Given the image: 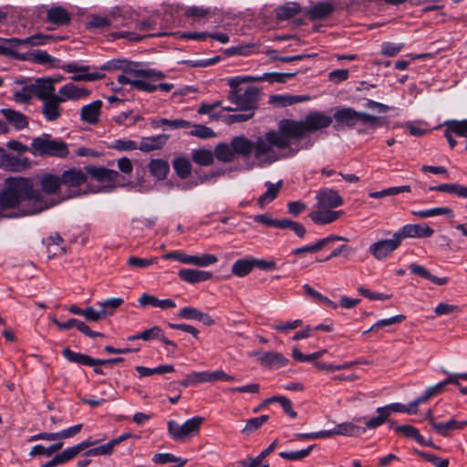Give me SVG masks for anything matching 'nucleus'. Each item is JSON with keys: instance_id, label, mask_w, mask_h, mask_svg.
<instances>
[{"instance_id": "nucleus-34", "label": "nucleus", "mask_w": 467, "mask_h": 467, "mask_svg": "<svg viewBox=\"0 0 467 467\" xmlns=\"http://www.w3.org/2000/svg\"><path fill=\"white\" fill-rule=\"evenodd\" d=\"M138 302L141 306H150L161 309L173 308L176 306V304L172 299H159L158 297L149 294H142Z\"/></svg>"}, {"instance_id": "nucleus-5", "label": "nucleus", "mask_w": 467, "mask_h": 467, "mask_svg": "<svg viewBox=\"0 0 467 467\" xmlns=\"http://www.w3.org/2000/svg\"><path fill=\"white\" fill-rule=\"evenodd\" d=\"M291 135L284 130L283 119L278 123V130H270L263 137H258L254 142V158L260 160L261 158L268 155L274 150L278 148L280 150L288 149L291 146Z\"/></svg>"}, {"instance_id": "nucleus-61", "label": "nucleus", "mask_w": 467, "mask_h": 467, "mask_svg": "<svg viewBox=\"0 0 467 467\" xmlns=\"http://www.w3.org/2000/svg\"><path fill=\"white\" fill-rule=\"evenodd\" d=\"M303 289L307 296H311L317 302L323 303L333 308L337 307V306L330 299L313 289L309 285H304Z\"/></svg>"}, {"instance_id": "nucleus-37", "label": "nucleus", "mask_w": 467, "mask_h": 467, "mask_svg": "<svg viewBox=\"0 0 467 467\" xmlns=\"http://www.w3.org/2000/svg\"><path fill=\"white\" fill-rule=\"evenodd\" d=\"M209 382V371H195L188 374L185 379L178 381V384L187 388L190 386H196L201 383ZM177 382H171L170 387L176 385Z\"/></svg>"}, {"instance_id": "nucleus-49", "label": "nucleus", "mask_w": 467, "mask_h": 467, "mask_svg": "<svg viewBox=\"0 0 467 467\" xmlns=\"http://www.w3.org/2000/svg\"><path fill=\"white\" fill-rule=\"evenodd\" d=\"M442 126L452 135L459 137H467V119L462 120L450 119L446 120Z\"/></svg>"}, {"instance_id": "nucleus-51", "label": "nucleus", "mask_w": 467, "mask_h": 467, "mask_svg": "<svg viewBox=\"0 0 467 467\" xmlns=\"http://www.w3.org/2000/svg\"><path fill=\"white\" fill-rule=\"evenodd\" d=\"M136 371L139 373L140 377H149L154 374H165L174 371V367L172 365L165 364L160 365L156 368H150L143 366H137L135 368Z\"/></svg>"}, {"instance_id": "nucleus-8", "label": "nucleus", "mask_w": 467, "mask_h": 467, "mask_svg": "<svg viewBox=\"0 0 467 467\" xmlns=\"http://www.w3.org/2000/svg\"><path fill=\"white\" fill-rule=\"evenodd\" d=\"M337 124L353 128L358 123L371 126L381 125L380 119L377 116H373L365 112H358L353 108H343L337 110L332 117Z\"/></svg>"}, {"instance_id": "nucleus-10", "label": "nucleus", "mask_w": 467, "mask_h": 467, "mask_svg": "<svg viewBox=\"0 0 467 467\" xmlns=\"http://www.w3.org/2000/svg\"><path fill=\"white\" fill-rule=\"evenodd\" d=\"M62 355L67 361L84 366L114 365L124 361L123 358H112L107 359L94 358L88 355L75 352L69 348H63Z\"/></svg>"}, {"instance_id": "nucleus-41", "label": "nucleus", "mask_w": 467, "mask_h": 467, "mask_svg": "<svg viewBox=\"0 0 467 467\" xmlns=\"http://www.w3.org/2000/svg\"><path fill=\"white\" fill-rule=\"evenodd\" d=\"M265 186L267 188L266 192H264L258 198V201H257L260 207H264L265 204L270 203L277 197L279 191L281 189V186H282V181H279L277 183H272L270 182H266Z\"/></svg>"}, {"instance_id": "nucleus-63", "label": "nucleus", "mask_w": 467, "mask_h": 467, "mask_svg": "<svg viewBox=\"0 0 467 467\" xmlns=\"http://www.w3.org/2000/svg\"><path fill=\"white\" fill-rule=\"evenodd\" d=\"M218 262V257L214 254H204L200 256L192 255V265L206 267Z\"/></svg>"}, {"instance_id": "nucleus-38", "label": "nucleus", "mask_w": 467, "mask_h": 467, "mask_svg": "<svg viewBox=\"0 0 467 467\" xmlns=\"http://www.w3.org/2000/svg\"><path fill=\"white\" fill-rule=\"evenodd\" d=\"M410 271L424 279L431 281L437 285H443L448 283V277H438L431 274L423 265L418 264H411Z\"/></svg>"}, {"instance_id": "nucleus-39", "label": "nucleus", "mask_w": 467, "mask_h": 467, "mask_svg": "<svg viewBox=\"0 0 467 467\" xmlns=\"http://www.w3.org/2000/svg\"><path fill=\"white\" fill-rule=\"evenodd\" d=\"M172 167L180 179H187L192 173V163L187 157L180 156L174 158Z\"/></svg>"}, {"instance_id": "nucleus-2", "label": "nucleus", "mask_w": 467, "mask_h": 467, "mask_svg": "<svg viewBox=\"0 0 467 467\" xmlns=\"http://www.w3.org/2000/svg\"><path fill=\"white\" fill-rule=\"evenodd\" d=\"M226 82L230 87L227 99L234 103L238 110L254 113L258 108L260 89L254 86H249L244 89L242 88V84L254 82L252 76H236L227 78Z\"/></svg>"}, {"instance_id": "nucleus-29", "label": "nucleus", "mask_w": 467, "mask_h": 467, "mask_svg": "<svg viewBox=\"0 0 467 467\" xmlns=\"http://www.w3.org/2000/svg\"><path fill=\"white\" fill-rule=\"evenodd\" d=\"M47 21L56 26H67L71 21V14L63 6H53L47 12Z\"/></svg>"}, {"instance_id": "nucleus-22", "label": "nucleus", "mask_w": 467, "mask_h": 467, "mask_svg": "<svg viewBox=\"0 0 467 467\" xmlns=\"http://www.w3.org/2000/svg\"><path fill=\"white\" fill-rule=\"evenodd\" d=\"M102 105V101L97 99L83 106L80 110V120L89 125L98 124L99 121Z\"/></svg>"}, {"instance_id": "nucleus-54", "label": "nucleus", "mask_w": 467, "mask_h": 467, "mask_svg": "<svg viewBox=\"0 0 467 467\" xmlns=\"http://www.w3.org/2000/svg\"><path fill=\"white\" fill-rule=\"evenodd\" d=\"M152 462L155 464H166L170 462H175L178 463L176 466L183 467L187 463L186 459H182L180 457H176L171 453H156L152 457Z\"/></svg>"}, {"instance_id": "nucleus-31", "label": "nucleus", "mask_w": 467, "mask_h": 467, "mask_svg": "<svg viewBox=\"0 0 467 467\" xmlns=\"http://www.w3.org/2000/svg\"><path fill=\"white\" fill-rule=\"evenodd\" d=\"M40 191L43 195L45 194H55L60 189L62 185L61 177L56 174L46 173L40 178Z\"/></svg>"}, {"instance_id": "nucleus-26", "label": "nucleus", "mask_w": 467, "mask_h": 467, "mask_svg": "<svg viewBox=\"0 0 467 467\" xmlns=\"http://www.w3.org/2000/svg\"><path fill=\"white\" fill-rule=\"evenodd\" d=\"M179 277L189 284H196L212 279L213 273L199 269L182 268L178 273Z\"/></svg>"}, {"instance_id": "nucleus-56", "label": "nucleus", "mask_w": 467, "mask_h": 467, "mask_svg": "<svg viewBox=\"0 0 467 467\" xmlns=\"http://www.w3.org/2000/svg\"><path fill=\"white\" fill-rule=\"evenodd\" d=\"M190 127H192V129L189 131V135L197 137L199 139H212L216 137V133L213 131V129L210 127H207L205 125L202 124H194Z\"/></svg>"}, {"instance_id": "nucleus-40", "label": "nucleus", "mask_w": 467, "mask_h": 467, "mask_svg": "<svg viewBox=\"0 0 467 467\" xmlns=\"http://www.w3.org/2000/svg\"><path fill=\"white\" fill-rule=\"evenodd\" d=\"M121 297H113L98 303L99 315L104 316V319L112 316L115 311L123 304Z\"/></svg>"}, {"instance_id": "nucleus-1", "label": "nucleus", "mask_w": 467, "mask_h": 467, "mask_svg": "<svg viewBox=\"0 0 467 467\" xmlns=\"http://www.w3.org/2000/svg\"><path fill=\"white\" fill-rule=\"evenodd\" d=\"M56 203L34 187L33 180L8 177L0 191V218L15 219L37 214Z\"/></svg>"}, {"instance_id": "nucleus-33", "label": "nucleus", "mask_w": 467, "mask_h": 467, "mask_svg": "<svg viewBox=\"0 0 467 467\" xmlns=\"http://www.w3.org/2000/svg\"><path fill=\"white\" fill-rule=\"evenodd\" d=\"M47 246V253L52 256H59L66 254V248L63 245L64 239L58 233H53L43 240Z\"/></svg>"}, {"instance_id": "nucleus-43", "label": "nucleus", "mask_w": 467, "mask_h": 467, "mask_svg": "<svg viewBox=\"0 0 467 467\" xmlns=\"http://www.w3.org/2000/svg\"><path fill=\"white\" fill-rule=\"evenodd\" d=\"M182 319H189L195 321H213V318L206 313L201 312L195 307L185 306L182 308L177 316Z\"/></svg>"}, {"instance_id": "nucleus-3", "label": "nucleus", "mask_w": 467, "mask_h": 467, "mask_svg": "<svg viewBox=\"0 0 467 467\" xmlns=\"http://www.w3.org/2000/svg\"><path fill=\"white\" fill-rule=\"evenodd\" d=\"M284 130L291 135L293 140H300L307 133H315L328 128L333 118L324 111L314 110L306 115L301 120L284 119Z\"/></svg>"}, {"instance_id": "nucleus-58", "label": "nucleus", "mask_w": 467, "mask_h": 467, "mask_svg": "<svg viewBox=\"0 0 467 467\" xmlns=\"http://www.w3.org/2000/svg\"><path fill=\"white\" fill-rule=\"evenodd\" d=\"M267 402H278L283 408L284 411L291 418L295 419L297 416V413L293 409L292 402L289 399L284 396H273L268 398Z\"/></svg>"}, {"instance_id": "nucleus-53", "label": "nucleus", "mask_w": 467, "mask_h": 467, "mask_svg": "<svg viewBox=\"0 0 467 467\" xmlns=\"http://www.w3.org/2000/svg\"><path fill=\"white\" fill-rule=\"evenodd\" d=\"M366 428L355 425L352 422H343L337 425V435L358 436L364 433Z\"/></svg>"}, {"instance_id": "nucleus-48", "label": "nucleus", "mask_w": 467, "mask_h": 467, "mask_svg": "<svg viewBox=\"0 0 467 467\" xmlns=\"http://www.w3.org/2000/svg\"><path fill=\"white\" fill-rule=\"evenodd\" d=\"M3 161L4 165L12 171H20L30 166V161L27 158L20 159L13 155L5 156Z\"/></svg>"}, {"instance_id": "nucleus-13", "label": "nucleus", "mask_w": 467, "mask_h": 467, "mask_svg": "<svg viewBox=\"0 0 467 467\" xmlns=\"http://www.w3.org/2000/svg\"><path fill=\"white\" fill-rule=\"evenodd\" d=\"M427 419L429 420L431 428L441 436L449 437L454 431H459L467 426V420H457L455 419H451L446 422H440L435 420L431 412L429 411L427 415Z\"/></svg>"}, {"instance_id": "nucleus-47", "label": "nucleus", "mask_w": 467, "mask_h": 467, "mask_svg": "<svg viewBox=\"0 0 467 467\" xmlns=\"http://www.w3.org/2000/svg\"><path fill=\"white\" fill-rule=\"evenodd\" d=\"M411 213L413 215L422 219L439 215H446L449 218H451L454 215L452 209L449 207H436L426 210L412 211Z\"/></svg>"}, {"instance_id": "nucleus-45", "label": "nucleus", "mask_w": 467, "mask_h": 467, "mask_svg": "<svg viewBox=\"0 0 467 467\" xmlns=\"http://www.w3.org/2000/svg\"><path fill=\"white\" fill-rule=\"evenodd\" d=\"M277 444V441H274L266 449L262 451L255 458H247L238 462L237 467H255L263 463V460L274 451Z\"/></svg>"}, {"instance_id": "nucleus-36", "label": "nucleus", "mask_w": 467, "mask_h": 467, "mask_svg": "<svg viewBox=\"0 0 467 467\" xmlns=\"http://www.w3.org/2000/svg\"><path fill=\"white\" fill-rule=\"evenodd\" d=\"M56 328L57 331H66L69 330L72 327H76L78 331L83 333L85 336L88 337H104V334L92 330L87 323H55Z\"/></svg>"}, {"instance_id": "nucleus-11", "label": "nucleus", "mask_w": 467, "mask_h": 467, "mask_svg": "<svg viewBox=\"0 0 467 467\" xmlns=\"http://www.w3.org/2000/svg\"><path fill=\"white\" fill-rule=\"evenodd\" d=\"M401 245V242L395 232L390 239H383L371 244L368 252L377 259L383 260L396 251Z\"/></svg>"}, {"instance_id": "nucleus-30", "label": "nucleus", "mask_w": 467, "mask_h": 467, "mask_svg": "<svg viewBox=\"0 0 467 467\" xmlns=\"http://www.w3.org/2000/svg\"><path fill=\"white\" fill-rule=\"evenodd\" d=\"M169 135L158 134L150 137H144L139 144V150L142 152H150L161 150L167 142Z\"/></svg>"}, {"instance_id": "nucleus-28", "label": "nucleus", "mask_w": 467, "mask_h": 467, "mask_svg": "<svg viewBox=\"0 0 467 467\" xmlns=\"http://www.w3.org/2000/svg\"><path fill=\"white\" fill-rule=\"evenodd\" d=\"M88 174L100 182H114L119 178V172L105 167L87 166Z\"/></svg>"}, {"instance_id": "nucleus-7", "label": "nucleus", "mask_w": 467, "mask_h": 467, "mask_svg": "<svg viewBox=\"0 0 467 467\" xmlns=\"http://www.w3.org/2000/svg\"><path fill=\"white\" fill-rule=\"evenodd\" d=\"M29 152L35 157L66 158L69 154L67 144L65 141L53 139L47 133L33 138Z\"/></svg>"}, {"instance_id": "nucleus-50", "label": "nucleus", "mask_w": 467, "mask_h": 467, "mask_svg": "<svg viewBox=\"0 0 467 467\" xmlns=\"http://www.w3.org/2000/svg\"><path fill=\"white\" fill-rule=\"evenodd\" d=\"M215 154L206 149H199L192 150V161L201 166H209L213 163Z\"/></svg>"}, {"instance_id": "nucleus-46", "label": "nucleus", "mask_w": 467, "mask_h": 467, "mask_svg": "<svg viewBox=\"0 0 467 467\" xmlns=\"http://www.w3.org/2000/svg\"><path fill=\"white\" fill-rule=\"evenodd\" d=\"M296 73H265L260 76H252L254 81L261 82L267 81L269 83H285L288 78L295 77Z\"/></svg>"}, {"instance_id": "nucleus-14", "label": "nucleus", "mask_w": 467, "mask_h": 467, "mask_svg": "<svg viewBox=\"0 0 467 467\" xmlns=\"http://www.w3.org/2000/svg\"><path fill=\"white\" fill-rule=\"evenodd\" d=\"M249 356L257 358L261 365L267 368H279L288 363V359L282 353L275 351H254Z\"/></svg>"}, {"instance_id": "nucleus-62", "label": "nucleus", "mask_w": 467, "mask_h": 467, "mask_svg": "<svg viewBox=\"0 0 467 467\" xmlns=\"http://www.w3.org/2000/svg\"><path fill=\"white\" fill-rule=\"evenodd\" d=\"M415 452L418 455H420L421 458L426 460L427 462L432 463L436 467H448L449 466V460L441 459L436 454L421 451L419 450H415Z\"/></svg>"}, {"instance_id": "nucleus-44", "label": "nucleus", "mask_w": 467, "mask_h": 467, "mask_svg": "<svg viewBox=\"0 0 467 467\" xmlns=\"http://www.w3.org/2000/svg\"><path fill=\"white\" fill-rule=\"evenodd\" d=\"M334 11V6L328 2L318 3L308 10L311 20L324 19Z\"/></svg>"}, {"instance_id": "nucleus-21", "label": "nucleus", "mask_w": 467, "mask_h": 467, "mask_svg": "<svg viewBox=\"0 0 467 467\" xmlns=\"http://www.w3.org/2000/svg\"><path fill=\"white\" fill-rule=\"evenodd\" d=\"M0 55L7 56L13 58H16L19 60H26V57L24 54H20L16 52L18 48L22 46H25L24 38L12 37V38H4L0 37Z\"/></svg>"}, {"instance_id": "nucleus-35", "label": "nucleus", "mask_w": 467, "mask_h": 467, "mask_svg": "<svg viewBox=\"0 0 467 467\" xmlns=\"http://www.w3.org/2000/svg\"><path fill=\"white\" fill-rule=\"evenodd\" d=\"M138 337H140V339L143 340V341H150V340H153V339H160L165 345L172 346L174 348L177 347L175 342L168 339L164 336V332L158 326H154V327H152L150 328L145 329V330L138 333Z\"/></svg>"}, {"instance_id": "nucleus-42", "label": "nucleus", "mask_w": 467, "mask_h": 467, "mask_svg": "<svg viewBox=\"0 0 467 467\" xmlns=\"http://www.w3.org/2000/svg\"><path fill=\"white\" fill-rule=\"evenodd\" d=\"M253 269V257L241 258L233 264L232 274L238 277H244L248 275Z\"/></svg>"}, {"instance_id": "nucleus-25", "label": "nucleus", "mask_w": 467, "mask_h": 467, "mask_svg": "<svg viewBox=\"0 0 467 467\" xmlns=\"http://www.w3.org/2000/svg\"><path fill=\"white\" fill-rule=\"evenodd\" d=\"M0 113L5 119L16 130H22L28 127V118L22 112L12 109H1Z\"/></svg>"}, {"instance_id": "nucleus-57", "label": "nucleus", "mask_w": 467, "mask_h": 467, "mask_svg": "<svg viewBox=\"0 0 467 467\" xmlns=\"http://www.w3.org/2000/svg\"><path fill=\"white\" fill-rule=\"evenodd\" d=\"M269 420L268 415H261L259 417L249 419L246 421V424L244 428L243 429L242 432L244 434H251L257 431L263 424L267 422Z\"/></svg>"}, {"instance_id": "nucleus-17", "label": "nucleus", "mask_w": 467, "mask_h": 467, "mask_svg": "<svg viewBox=\"0 0 467 467\" xmlns=\"http://www.w3.org/2000/svg\"><path fill=\"white\" fill-rule=\"evenodd\" d=\"M61 103L63 102L57 95L42 101L41 112L47 122H55L61 118L63 113Z\"/></svg>"}, {"instance_id": "nucleus-55", "label": "nucleus", "mask_w": 467, "mask_h": 467, "mask_svg": "<svg viewBox=\"0 0 467 467\" xmlns=\"http://www.w3.org/2000/svg\"><path fill=\"white\" fill-rule=\"evenodd\" d=\"M300 12V6L297 4H286L276 9V16L279 20H287L296 16Z\"/></svg>"}, {"instance_id": "nucleus-18", "label": "nucleus", "mask_w": 467, "mask_h": 467, "mask_svg": "<svg viewBox=\"0 0 467 467\" xmlns=\"http://www.w3.org/2000/svg\"><path fill=\"white\" fill-rule=\"evenodd\" d=\"M31 89L33 90L34 96L40 101L57 95L55 93L56 89L52 78H36L35 82L31 84Z\"/></svg>"}, {"instance_id": "nucleus-23", "label": "nucleus", "mask_w": 467, "mask_h": 467, "mask_svg": "<svg viewBox=\"0 0 467 467\" xmlns=\"http://www.w3.org/2000/svg\"><path fill=\"white\" fill-rule=\"evenodd\" d=\"M89 95V91L84 88H79L73 83H67L62 86L57 93L58 98L62 102L67 100H78L80 99L87 98Z\"/></svg>"}, {"instance_id": "nucleus-12", "label": "nucleus", "mask_w": 467, "mask_h": 467, "mask_svg": "<svg viewBox=\"0 0 467 467\" xmlns=\"http://www.w3.org/2000/svg\"><path fill=\"white\" fill-rule=\"evenodd\" d=\"M61 69L67 73H78L70 78L73 81H96L105 77L101 71L88 73V66L79 65L76 62L66 63L61 66Z\"/></svg>"}, {"instance_id": "nucleus-64", "label": "nucleus", "mask_w": 467, "mask_h": 467, "mask_svg": "<svg viewBox=\"0 0 467 467\" xmlns=\"http://www.w3.org/2000/svg\"><path fill=\"white\" fill-rule=\"evenodd\" d=\"M111 148L119 151H131L139 149V145L131 140L118 139L112 142Z\"/></svg>"}, {"instance_id": "nucleus-24", "label": "nucleus", "mask_w": 467, "mask_h": 467, "mask_svg": "<svg viewBox=\"0 0 467 467\" xmlns=\"http://www.w3.org/2000/svg\"><path fill=\"white\" fill-rule=\"evenodd\" d=\"M87 171L86 170L78 169V168H71L67 171H65L61 174V182L62 185L71 187H78L81 184L85 183L87 181Z\"/></svg>"}, {"instance_id": "nucleus-15", "label": "nucleus", "mask_w": 467, "mask_h": 467, "mask_svg": "<svg viewBox=\"0 0 467 467\" xmlns=\"http://www.w3.org/2000/svg\"><path fill=\"white\" fill-rule=\"evenodd\" d=\"M397 234L402 243V240L406 238H429L434 234V230L427 224L415 223V224H405L400 228Z\"/></svg>"}, {"instance_id": "nucleus-6", "label": "nucleus", "mask_w": 467, "mask_h": 467, "mask_svg": "<svg viewBox=\"0 0 467 467\" xmlns=\"http://www.w3.org/2000/svg\"><path fill=\"white\" fill-rule=\"evenodd\" d=\"M254 141L244 135L234 137L229 143L221 142L214 148L215 158L224 163L232 162L237 156L249 157L254 153Z\"/></svg>"}, {"instance_id": "nucleus-59", "label": "nucleus", "mask_w": 467, "mask_h": 467, "mask_svg": "<svg viewBox=\"0 0 467 467\" xmlns=\"http://www.w3.org/2000/svg\"><path fill=\"white\" fill-rule=\"evenodd\" d=\"M316 447V444H312L308 446L306 449L296 451H281L279 453V456L283 459L289 460V461H296V460H302L306 457H307L313 449Z\"/></svg>"}, {"instance_id": "nucleus-4", "label": "nucleus", "mask_w": 467, "mask_h": 467, "mask_svg": "<svg viewBox=\"0 0 467 467\" xmlns=\"http://www.w3.org/2000/svg\"><path fill=\"white\" fill-rule=\"evenodd\" d=\"M123 73L117 77L120 85L129 84L134 89L148 93L153 92L154 87L144 82L145 78H158L162 75L156 68H143L140 63L131 62L122 69Z\"/></svg>"}, {"instance_id": "nucleus-60", "label": "nucleus", "mask_w": 467, "mask_h": 467, "mask_svg": "<svg viewBox=\"0 0 467 467\" xmlns=\"http://www.w3.org/2000/svg\"><path fill=\"white\" fill-rule=\"evenodd\" d=\"M281 229H290L300 238H304L306 234V230L302 223L286 218L282 219Z\"/></svg>"}, {"instance_id": "nucleus-16", "label": "nucleus", "mask_w": 467, "mask_h": 467, "mask_svg": "<svg viewBox=\"0 0 467 467\" xmlns=\"http://www.w3.org/2000/svg\"><path fill=\"white\" fill-rule=\"evenodd\" d=\"M316 208H337L344 203L343 198L339 193L329 188H324L316 193Z\"/></svg>"}, {"instance_id": "nucleus-19", "label": "nucleus", "mask_w": 467, "mask_h": 467, "mask_svg": "<svg viewBox=\"0 0 467 467\" xmlns=\"http://www.w3.org/2000/svg\"><path fill=\"white\" fill-rule=\"evenodd\" d=\"M389 425L396 433L401 434L405 438L412 439L420 445L429 447L433 446L431 440H425V438L420 434L419 430L412 425H398L395 421H389Z\"/></svg>"}, {"instance_id": "nucleus-27", "label": "nucleus", "mask_w": 467, "mask_h": 467, "mask_svg": "<svg viewBox=\"0 0 467 467\" xmlns=\"http://www.w3.org/2000/svg\"><path fill=\"white\" fill-rule=\"evenodd\" d=\"M310 99L306 95L276 94L269 97V103L277 108H285Z\"/></svg>"}, {"instance_id": "nucleus-20", "label": "nucleus", "mask_w": 467, "mask_h": 467, "mask_svg": "<svg viewBox=\"0 0 467 467\" xmlns=\"http://www.w3.org/2000/svg\"><path fill=\"white\" fill-rule=\"evenodd\" d=\"M343 214L342 210L333 211L330 208H316L308 213V217L317 225H326L336 222Z\"/></svg>"}, {"instance_id": "nucleus-52", "label": "nucleus", "mask_w": 467, "mask_h": 467, "mask_svg": "<svg viewBox=\"0 0 467 467\" xmlns=\"http://www.w3.org/2000/svg\"><path fill=\"white\" fill-rule=\"evenodd\" d=\"M63 445L64 443L62 441L51 444L48 447H44L43 445L38 444L32 447L29 455L31 457H35L37 455H45L47 457H50L55 452L58 451L63 447Z\"/></svg>"}, {"instance_id": "nucleus-9", "label": "nucleus", "mask_w": 467, "mask_h": 467, "mask_svg": "<svg viewBox=\"0 0 467 467\" xmlns=\"http://www.w3.org/2000/svg\"><path fill=\"white\" fill-rule=\"evenodd\" d=\"M203 420V418L196 416L187 420L182 425L171 420L168 422V432L174 441H182L187 437L198 434Z\"/></svg>"}, {"instance_id": "nucleus-32", "label": "nucleus", "mask_w": 467, "mask_h": 467, "mask_svg": "<svg viewBox=\"0 0 467 467\" xmlns=\"http://www.w3.org/2000/svg\"><path fill=\"white\" fill-rule=\"evenodd\" d=\"M148 170L156 180L163 181L170 172V164L162 159H152L148 164Z\"/></svg>"}]
</instances>
